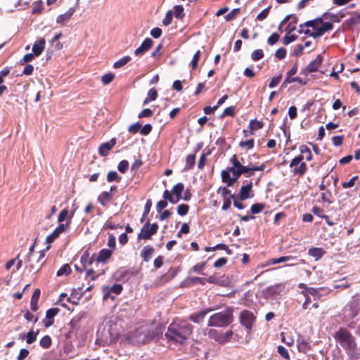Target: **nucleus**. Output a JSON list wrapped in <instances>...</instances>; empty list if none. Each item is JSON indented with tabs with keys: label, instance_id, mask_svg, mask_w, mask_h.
Wrapping results in <instances>:
<instances>
[{
	"label": "nucleus",
	"instance_id": "nucleus-1",
	"mask_svg": "<svg viewBox=\"0 0 360 360\" xmlns=\"http://www.w3.org/2000/svg\"><path fill=\"white\" fill-rule=\"evenodd\" d=\"M333 338L352 360L359 359L360 348L358 347L355 337L347 328L345 327L339 328L334 333Z\"/></svg>",
	"mask_w": 360,
	"mask_h": 360
},
{
	"label": "nucleus",
	"instance_id": "nucleus-2",
	"mask_svg": "<svg viewBox=\"0 0 360 360\" xmlns=\"http://www.w3.org/2000/svg\"><path fill=\"white\" fill-rule=\"evenodd\" d=\"M193 326L186 321H174L169 326L165 335L169 341L183 345L193 333Z\"/></svg>",
	"mask_w": 360,
	"mask_h": 360
},
{
	"label": "nucleus",
	"instance_id": "nucleus-3",
	"mask_svg": "<svg viewBox=\"0 0 360 360\" xmlns=\"http://www.w3.org/2000/svg\"><path fill=\"white\" fill-rule=\"evenodd\" d=\"M327 15L328 13L326 12L321 17L300 24L299 27H312L314 31L311 32L310 30L307 29L306 30H300V33H304L316 39L323 36L326 32L330 31L333 28V22H323V18H327Z\"/></svg>",
	"mask_w": 360,
	"mask_h": 360
},
{
	"label": "nucleus",
	"instance_id": "nucleus-4",
	"mask_svg": "<svg viewBox=\"0 0 360 360\" xmlns=\"http://www.w3.org/2000/svg\"><path fill=\"white\" fill-rule=\"evenodd\" d=\"M233 321V311L227 309L224 311H220L212 314L207 322L210 327L224 328L231 324Z\"/></svg>",
	"mask_w": 360,
	"mask_h": 360
},
{
	"label": "nucleus",
	"instance_id": "nucleus-5",
	"mask_svg": "<svg viewBox=\"0 0 360 360\" xmlns=\"http://www.w3.org/2000/svg\"><path fill=\"white\" fill-rule=\"evenodd\" d=\"M230 162L232 165L238 167V169H236V172L233 174V177H231L228 172H224V176L226 180H227V186H233L242 174H246L248 176V169L247 166L243 165L240 163L236 155L231 156Z\"/></svg>",
	"mask_w": 360,
	"mask_h": 360
},
{
	"label": "nucleus",
	"instance_id": "nucleus-6",
	"mask_svg": "<svg viewBox=\"0 0 360 360\" xmlns=\"http://www.w3.org/2000/svg\"><path fill=\"white\" fill-rule=\"evenodd\" d=\"M359 309V301L358 300H352L343 307L340 316L343 322H347L357 316Z\"/></svg>",
	"mask_w": 360,
	"mask_h": 360
},
{
	"label": "nucleus",
	"instance_id": "nucleus-7",
	"mask_svg": "<svg viewBox=\"0 0 360 360\" xmlns=\"http://www.w3.org/2000/svg\"><path fill=\"white\" fill-rule=\"evenodd\" d=\"M184 190L183 183H178L173 186L172 191L165 190L163 193V198L168 200L171 203L176 204L182 198V193Z\"/></svg>",
	"mask_w": 360,
	"mask_h": 360
},
{
	"label": "nucleus",
	"instance_id": "nucleus-8",
	"mask_svg": "<svg viewBox=\"0 0 360 360\" xmlns=\"http://www.w3.org/2000/svg\"><path fill=\"white\" fill-rule=\"evenodd\" d=\"M302 155L295 157L290 163V167L295 176H302L307 171V164L303 161Z\"/></svg>",
	"mask_w": 360,
	"mask_h": 360
},
{
	"label": "nucleus",
	"instance_id": "nucleus-9",
	"mask_svg": "<svg viewBox=\"0 0 360 360\" xmlns=\"http://www.w3.org/2000/svg\"><path fill=\"white\" fill-rule=\"evenodd\" d=\"M159 229L157 223L150 224L149 220L142 226L140 233L137 236L138 240H150L153 235H155Z\"/></svg>",
	"mask_w": 360,
	"mask_h": 360
},
{
	"label": "nucleus",
	"instance_id": "nucleus-10",
	"mask_svg": "<svg viewBox=\"0 0 360 360\" xmlns=\"http://www.w3.org/2000/svg\"><path fill=\"white\" fill-rule=\"evenodd\" d=\"M256 316L254 314L249 311L244 309L243 310L239 316L240 323L245 328L248 333L252 330L253 323L255 322Z\"/></svg>",
	"mask_w": 360,
	"mask_h": 360
},
{
	"label": "nucleus",
	"instance_id": "nucleus-11",
	"mask_svg": "<svg viewBox=\"0 0 360 360\" xmlns=\"http://www.w3.org/2000/svg\"><path fill=\"white\" fill-rule=\"evenodd\" d=\"M323 62V57L318 55L316 58L310 62L307 66L302 71V73L307 75L309 73L316 72Z\"/></svg>",
	"mask_w": 360,
	"mask_h": 360
},
{
	"label": "nucleus",
	"instance_id": "nucleus-12",
	"mask_svg": "<svg viewBox=\"0 0 360 360\" xmlns=\"http://www.w3.org/2000/svg\"><path fill=\"white\" fill-rule=\"evenodd\" d=\"M102 290L104 293L103 300H107L109 297L114 299V297H111L110 293L112 292L115 295H120L123 290V287L121 284L115 283L111 287L103 286Z\"/></svg>",
	"mask_w": 360,
	"mask_h": 360
},
{
	"label": "nucleus",
	"instance_id": "nucleus-13",
	"mask_svg": "<svg viewBox=\"0 0 360 360\" xmlns=\"http://www.w3.org/2000/svg\"><path fill=\"white\" fill-rule=\"evenodd\" d=\"M212 311L211 308H207L191 314L188 317V320L195 323H200L204 320L205 316Z\"/></svg>",
	"mask_w": 360,
	"mask_h": 360
},
{
	"label": "nucleus",
	"instance_id": "nucleus-14",
	"mask_svg": "<svg viewBox=\"0 0 360 360\" xmlns=\"http://www.w3.org/2000/svg\"><path fill=\"white\" fill-rule=\"evenodd\" d=\"M252 181H250L247 185L242 186L239 194H238V199L240 201H243L248 198H250L253 196V194H251L252 193Z\"/></svg>",
	"mask_w": 360,
	"mask_h": 360
},
{
	"label": "nucleus",
	"instance_id": "nucleus-15",
	"mask_svg": "<svg viewBox=\"0 0 360 360\" xmlns=\"http://www.w3.org/2000/svg\"><path fill=\"white\" fill-rule=\"evenodd\" d=\"M116 143V139L112 138L109 141L102 143L98 148L100 155L103 157L107 156Z\"/></svg>",
	"mask_w": 360,
	"mask_h": 360
},
{
	"label": "nucleus",
	"instance_id": "nucleus-16",
	"mask_svg": "<svg viewBox=\"0 0 360 360\" xmlns=\"http://www.w3.org/2000/svg\"><path fill=\"white\" fill-rule=\"evenodd\" d=\"M76 11L75 7L70 8L65 13L59 15L56 18V22L62 25L69 22Z\"/></svg>",
	"mask_w": 360,
	"mask_h": 360
},
{
	"label": "nucleus",
	"instance_id": "nucleus-17",
	"mask_svg": "<svg viewBox=\"0 0 360 360\" xmlns=\"http://www.w3.org/2000/svg\"><path fill=\"white\" fill-rule=\"evenodd\" d=\"M153 41L150 38H146L141 43V46L134 51L136 56H141L148 51L153 46Z\"/></svg>",
	"mask_w": 360,
	"mask_h": 360
},
{
	"label": "nucleus",
	"instance_id": "nucleus-18",
	"mask_svg": "<svg viewBox=\"0 0 360 360\" xmlns=\"http://www.w3.org/2000/svg\"><path fill=\"white\" fill-rule=\"evenodd\" d=\"M113 200V195L108 191H103L98 196V202L103 206L106 207Z\"/></svg>",
	"mask_w": 360,
	"mask_h": 360
},
{
	"label": "nucleus",
	"instance_id": "nucleus-19",
	"mask_svg": "<svg viewBox=\"0 0 360 360\" xmlns=\"http://www.w3.org/2000/svg\"><path fill=\"white\" fill-rule=\"evenodd\" d=\"M11 68L8 66L4 67L0 70V96L7 91V87L3 84L4 78L7 77L11 72Z\"/></svg>",
	"mask_w": 360,
	"mask_h": 360
},
{
	"label": "nucleus",
	"instance_id": "nucleus-20",
	"mask_svg": "<svg viewBox=\"0 0 360 360\" xmlns=\"http://www.w3.org/2000/svg\"><path fill=\"white\" fill-rule=\"evenodd\" d=\"M58 308H51L46 311V318L47 319V321H44V326L46 327H49L53 324V318L58 314Z\"/></svg>",
	"mask_w": 360,
	"mask_h": 360
},
{
	"label": "nucleus",
	"instance_id": "nucleus-21",
	"mask_svg": "<svg viewBox=\"0 0 360 360\" xmlns=\"http://www.w3.org/2000/svg\"><path fill=\"white\" fill-rule=\"evenodd\" d=\"M46 41L44 38H41L37 41L32 46L33 54L36 56H40L45 48Z\"/></svg>",
	"mask_w": 360,
	"mask_h": 360
},
{
	"label": "nucleus",
	"instance_id": "nucleus-22",
	"mask_svg": "<svg viewBox=\"0 0 360 360\" xmlns=\"http://www.w3.org/2000/svg\"><path fill=\"white\" fill-rule=\"evenodd\" d=\"M112 251L108 249H102L99 251L96 262H106L112 256Z\"/></svg>",
	"mask_w": 360,
	"mask_h": 360
},
{
	"label": "nucleus",
	"instance_id": "nucleus-23",
	"mask_svg": "<svg viewBox=\"0 0 360 360\" xmlns=\"http://www.w3.org/2000/svg\"><path fill=\"white\" fill-rule=\"evenodd\" d=\"M297 347L298 351L304 354H307L311 348L309 342L302 338H298Z\"/></svg>",
	"mask_w": 360,
	"mask_h": 360
},
{
	"label": "nucleus",
	"instance_id": "nucleus-24",
	"mask_svg": "<svg viewBox=\"0 0 360 360\" xmlns=\"http://www.w3.org/2000/svg\"><path fill=\"white\" fill-rule=\"evenodd\" d=\"M45 257V250H41L39 252V256L37 260V264L35 265L33 263L30 262L29 268L31 270H35L36 271H38L44 264L45 260H43Z\"/></svg>",
	"mask_w": 360,
	"mask_h": 360
},
{
	"label": "nucleus",
	"instance_id": "nucleus-25",
	"mask_svg": "<svg viewBox=\"0 0 360 360\" xmlns=\"http://www.w3.org/2000/svg\"><path fill=\"white\" fill-rule=\"evenodd\" d=\"M155 249L153 247L148 245L143 247L142 251L141 252V257H142L144 262H148L152 257V255L154 253Z\"/></svg>",
	"mask_w": 360,
	"mask_h": 360
},
{
	"label": "nucleus",
	"instance_id": "nucleus-26",
	"mask_svg": "<svg viewBox=\"0 0 360 360\" xmlns=\"http://www.w3.org/2000/svg\"><path fill=\"white\" fill-rule=\"evenodd\" d=\"M40 295L41 291L39 288L35 289L32 293L30 302V309L33 311H36L38 309L37 303L39 300Z\"/></svg>",
	"mask_w": 360,
	"mask_h": 360
},
{
	"label": "nucleus",
	"instance_id": "nucleus-27",
	"mask_svg": "<svg viewBox=\"0 0 360 360\" xmlns=\"http://www.w3.org/2000/svg\"><path fill=\"white\" fill-rule=\"evenodd\" d=\"M74 212L70 214L69 210L66 208L62 210L58 217V223H63L64 221H68V219L72 222V218L73 217Z\"/></svg>",
	"mask_w": 360,
	"mask_h": 360
},
{
	"label": "nucleus",
	"instance_id": "nucleus-28",
	"mask_svg": "<svg viewBox=\"0 0 360 360\" xmlns=\"http://www.w3.org/2000/svg\"><path fill=\"white\" fill-rule=\"evenodd\" d=\"M326 253V251L321 248H312L308 250L309 255L315 258L316 260L320 259Z\"/></svg>",
	"mask_w": 360,
	"mask_h": 360
},
{
	"label": "nucleus",
	"instance_id": "nucleus-29",
	"mask_svg": "<svg viewBox=\"0 0 360 360\" xmlns=\"http://www.w3.org/2000/svg\"><path fill=\"white\" fill-rule=\"evenodd\" d=\"M221 333L219 330L216 329H210L207 331V335L210 338L214 340V341L217 342L219 344H221V341L223 340L221 339Z\"/></svg>",
	"mask_w": 360,
	"mask_h": 360
},
{
	"label": "nucleus",
	"instance_id": "nucleus-30",
	"mask_svg": "<svg viewBox=\"0 0 360 360\" xmlns=\"http://www.w3.org/2000/svg\"><path fill=\"white\" fill-rule=\"evenodd\" d=\"M158 91L153 87L148 91L147 97L143 100V104L146 105L150 101L156 100L158 98Z\"/></svg>",
	"mask_w": 360,
	"mask_h": 360
},
{
	"label": "nucleus",
	"instance_id": "nucleus-31",
	"mask_svg": "<svg viewBox=\"0 0 360 360\" xmlns=\"http://www.w3.org/2000/svg\"><path fill=\"white\" fill-rule=\"evenodd\" d=\"M206 283L215 284L220 286L225 285L224 281H222L221 278H219L215 275L210 276L209 277L206 278Z\"/></svg>",
	"mask_w": 360,
	"mask_h": 360
},
{
	"label": "nucleus",
	"instance_id": "nucleus-32",
	"mask_svg": "<svg viewBox=\"0 0 360 360\" xmlns=\"http://www.w3.org/2000/svg\"><path fill=\"white\" fill-rule=\"evenodd\" d=\"M296 259V257H292V256H283V257H281L279 258H273V259H271L269 260V264H278V263H281V262H288L290 260H292V259Z\"/></svg>",
	"mask_w": 360,
	"mask_h": 360
},
{
	"label": "nucleus",
	"instance_id": "nucleus-33",
	"mask_svg": "<svg viewBox=\"0 0 360 360\" xmlns=\"http://www.w3.org/2000/svg\"><path fill=\"white\" fill-rule=\"evenodd\" d=\"M263 127L264 123L262 121L254 119L250 121L248 128L250 131H255L262 129Z\"/></svg>",
	"mask_w": 360,
	"mask_h": 360
},
{
	"label": "nucleus",
	"instance_id": "nucleus-34",
	"mask_svg": "<svg viewBox=\"0 0 360 360\" xmlns=\"http://www.w3.org/2000/svg\"><path fill=\"white\" fill-rule=\"evenodd\" d=\"M43 10V1L41 0L36 1L32 3V14H40Z\"/></svg>",
	"mask_w": 360,
	"mask_h": 360
},
{
	"label": "nucleus",
	"instance_id": "nucleus-35",
	"mask_svg": "<svg viewBox=\"0 0 360 360\" xmlns=\"http://www.w3.org/2000/svg\"><path fill=\"white\" fill-rule=\"evenodd\" d=\"M121 179L122 177L117 174L116 171H110L107 174L108 182H120Z\"/></svg>",
	"mask_w": 360,
	"mask_h": 360
},
{
	"label": "nucleus",
	"instance_id": "nucleus-36",
	"mask_svg": "<svg viewBox=\"0 0 360 360\" xmlns=\"http://www.w3.org/2000/svg\"><path fill=\"white\" fill-rule=\"evenodd\" d=\"M195 163V154H191L186 158V169H191Z\"/></svg>",
	"mask_w": 360,
	"mask_h": 360
},
{
	"label": "nucleus",
	"instance_id": "nucleus-37",
	"mask_svg": "<svg viewBox=\"0 0 360 360\" xmlns=\"http://www.w3.org/2000/svg\"><path fill=\"white\" fill-rule=\"evenodd\" d=\"M104 274L103 270L101 273H96L93 269H89L86 271V278H90L91 281H95L100 275Z\"/></svg>",
	"mask_w": 360,
	"mask_h": 360
},
{
	"label": "nucleus",
	"instance_id": "nucleus-38",
	"mask_svg": "<svg viewBox=\"0 0 360 360\" xmlns=\"http://www.w3.org/2000/svg\"><path fill=\"white\" fill-rule=\"evenodd\" d=\"M130 60H131L130 56H124L122 58L119 59L118 60H117L116 62L114 63L113 68H116V69L120 68L124 66V65H126Z\"/></svg>",
	"mask_w": 360,
	"mask_h": 360
},
{
	"label": "nucleus",
	"instance_id": "nucleus-39",
	"mask_svg": "<svg viewBox=\"0 0 360 360\" xmlns=\"http://www.w3.org/2000/svg\"><path fill=\"white\" fill-rule=\"evenodd\" d=\"M39 330L34 332L32 330H30L26 335V342L27 344H32L37 340V337L39 334Z\"/></svg>",
	"mask_w": 360,
	"mask_h": 360
},
{
	"label": "nucleus",
	"instance_id": "nucleus-40",
	"mask_svg": "<svg viewBox=\"0 0 360 360\" xmlns=\"http://www.w3.org/2000/svg\"><path fill=\"white\" fill-rule=\"evenodd\" d=\"M40 346L44 349H48L51 346L52 340L49 335L42 337L39 342Z\"/></svg>",
	"mask_w": 360,
	"mask_h": 360
},
{
	"label": "nucleus",
	"instance_id": "nucleus-41",
	"mask_svg": "<svg viewBox=\"0 0 360 360\" xmlns=\"http://www.w3.org/2000/svg\"><path fill=\"white\" fill-rule=\"evenodd\" d=\"M174 15L176 18L181 20L184 18L185 14L184 13V7L181 5H176L174 7Z\"/></svg>",
	"mask_w": 360,
	"mask_h": 360
},
{
	"label": "nucleus",
	"instance_id": "nucleus-42",
	"mask_svg": "<svg viewBox=\"0 0 360 360\" xmlns=\"http://www.w3.org/2000/svg\"><path fill=\"white\" fill-rule=\"evenodd\" d=\"M277 352L284 359H285V360H290V354L288 353V349L285 347H283L282 345L278 346Z\"/></svg>",
	"mask_w": 360,
	"mask_h": 360
},
{
	"label": "nucleus",
	"instance_id": "nucleus-43",
	"mask_svg": "<svg viewBox=\"0 0 360 360\" xmlns=\"http://www.w3.org/2000/svg\"><path fill=\"white\" fill-rule=\"evenodd\" d=\"M71 273V268L68 264H63L57 271V276L69 275Z\"/></svg>",
	"mask_w": 360,
	"mask_h": 360
},
{
	"label": "nucleus",
	"instance_id": "nucleus-44",
	"mask_svg": "<svg viewBox=\"0 0 360 360\" xmlns=\"http://www.w3.org/2000/svg\"><path fill=\"white\" fill-rule=\"evenodd\" d=\"M206 278H200V277H192L191 278H188L186 280V282H188L189 284H196L200 283L202 285H205L206 283Z\"/></svg>",
	"mask_w": 360,
	"mask_h": 360
},
{
	"label": "nucleus",
	"instance_id": "nucleus-45",
	"mask_svg": "<svg viewBox=\"0 0 360 360\" xmlns=\"http://www.w3.org/2000/svg\"><path fill=\"white\" fill-rule=\"evenodd\" d=\"M264 207L265 205L263 203H255L251 206L250 210L252 214H256L260 213L264 210Z\"/></svg>",
	"mask_w": 360,
	"mask_h": 360
},
{
	"label": "nucleus",
	"instance_id": "nucleus-46",
	"mask_svg": "<svg viewBox=\"0 0 360 360\" xmlns=\"http://www.w3.org/2000/svg\"><path fill=\"white\" fill-rule=\"evenodd\" d=\"M300 150L301 153L300 155H303V154L304 153H306V155H308L306 158V160L307 161H311L312 160V154L309 147H307L305 145H302L300 147Z\"/></svg>",
	"mask_w": 360,
	"mask_h": 360
},
{
	"label": "nucleus",
	"instance_id": "nucleus-47",
	"mask_svg": "<svg viewBox=\"0 0 360 360\" xmlns=\"http://www.w3.org/2000/svg\"><path fill=\"white\" fill-rule=\"evenodd\" d=\"M90 257V254L89 250H85L83 254L81 255L80 262L83 266L84 269H86L88 266V261Z\"/></svg>",
	"mask_w": 360,
	"mask_h": 360
},
{
	"label": "nucleus",
	"instance_id": "nucleus-48",
	"mask_svg": "<svg viewBox=\"0 0 360 360\" xmlns=\"http://www.w3.org/2000/svg\"><path fill=\"white\" fill-rule=\"evenodd\" d=\"M201 52L200 50L197 51L194 54L193 59L191 62V68L193 70H195L198 67V61L200 58Z\"/></svg>",
	"mask_w": 360,
	"mask_h": 360
},
{
	"label": "nucleus",
	"instance_id": "nucleus-49",
	"mask_svg": "<svg viewBox=\"0 0 360 360\" xmlns=\"http://www.w3.org/2000/svg\"><path fill=\"white\" fill-rule=\"evenodd\" d=\"M115 78V75L112 72L105 74L101 77V82L104 85H107L112 82Z\"/></svg>",
	"mask_w": 360,
	"mask_h": 360
},
{
	"label": "nucleus",
	"instance_id": "nucleus-50",
	"mask_svg": "<svg viewBox=\"0 0 360 360\" xmlns=\"http://www.w3.org/2000/svg\"><path fill=\"white\" fill-rule=\"evenodd\" d=\"M248 177L251 176L253 174V172L255 171H263L265 168V165L262 164L260 166H253V165H248Z\"/></svg>",
	"mask_w": 360,
	"mask_h": 360
},
{
	"label": "nucleus",
	"instance_id": "nucleus-51",
	"mask_svg": "<svg viewBox=\"0 0 360 360\" xmlns=\"http://www.w3.org/2000/svg\"><path fill=\"white\" fill-rule=\"evenodd\" d=\"M189 211V206L186 204H181L177 206V213L181 216H185Z\"/></svg>",
	"mask_w": 360,
	"mask_h": 360
},
{
	"label": "nucleus",
	"instance_id": "nucleus-52",
	"mask_svg": "<svg viewBox=\"0 0 360 360\" xmlns=\"http://www.w3.org/2000/svg\"><path fill=\"white\" fill-rule=\"evenodd\" d=\"M271 6H268L265 9L262 10L257 15L256 19L259 21H262L266 19L269 13Z\"/></svg>",
	"mask_w": 360,
	"mask_h": 360
},
{
	"label": "nucleus",
	"instance_id": "nucleus-53",
	"mask_svg": "<svg viewBox=\"0 0 360 360\" xmlns=\"http://www.w3.org/2000/svg\"><path fill=\"white\" fill-rule=\"evenodd\" d=\"M236 115V112H235V106H229L228 108H226L221 115V117L223 118L226 116H231V117H234Z\"/></svg>",
	"mask_w": 360,
	"mask_h": 360
},
{
	"label": "nucleus",
	"instance_id": "nucleus-54",
	"mask_svg": "<svg viewBox=\"0 0 360 360\" xmlns=\"http://www.w3.org/2000/svg\"><path fill=\"white\" fill-rule=\"evenodd\" d=\"M205 266V262L198 263L191 268V271L205 275V273L202 272Z\"/></svg>",
	"mask_w": 360,
	"mask_h": 360
},
{
	"label": "nucleus",
	"instance_id": "nucleus-55",
	"mask_svg": "<svg viewBox=\"0 0 360 360\" xmlns=\"http://www.w3.org/2000/svg\"><path fill=\"white\" fill-rule=\"evenodd\" d=\"M264 57V52L262 49L255 50L251 54V58L254 61H257Z\"/></svg>",
	"mask_w": 360,
	"mask_h": 360
},
{
	"label": "nucleus",
	"instance_id": "nucleus-56",
	"mask_svg": "<svg viewBox=\"0 0 360 360\" xmlns=\"http://www.w3.org/2000/svg\"><path fill=\"white\" fill-rule=\"evenodd\" d=\"M297 39V36L295 34H290V33H287L283 39V43L285 45H288L291 42L295 41Z\"/></svg>",
	"mask_w": 360,
	"mask_h": 360
},
{
	"label": "nucleus",
	"instance_id": "nucleus-57",
	"mask_svg": "<svg viewBox=\"0 0 360 360\" xmlns=\"http://www.w3.org/2000/svg\"><path fill=\"white\" fill-rule=\"evenodd\" d=\"M190 232V228L188 223H184L181 225V227L179 232L176 234V236L178 238H181L182 236V234H187Z\"/></svg>",
	"mask_w": 360,
	"mask_h": 360
},
{
	"label": "nucleus",
	"instance_id": "nucleus-58",
	"mask_svg": "<svg viewBox=\"0 0 360 360\" xmlns=\"http://www.w3.org/2000/svg\"><path fill=\"white\" fill-rule=\"evenodd\" d=\"M332 194L330 191H326L321 193V200L323 202H327L328 204H331L333 201L331 200Z\"/></svg>",
	"mask_w": 360,
	"mask_h": 360
},
{
	"label": "nucleus",
	"instance_id": "nucleus-59",
	"mask_svg": "<svg viewBox=\"0 0 360 360\" xmlns=\"http://www.w3.org/2000/svg\"><path fill=\"white\" fill-rule=\"evenodd\" d=\"M255 146V141L253 139L247 140V141H241L239 143V146L243 148L247 147L248 149H252Z\"/></svg>",
	"mask_w": 360,
	"mask_h": 360
},
{
	"label": "nucleus",
	"instance_id": "nucleus-60",
	"mask_svg": "<svg viewBox=\"0 0 360 360\" xmlns=\"http://www.w3.org/2000/svg\"><path fill=\"white\" fill-rule=\"evenodd\" d=\"M279 39H280V34L276 32H274L268 38L267 43L269 45L273 46L278 42Z\"/></svg>",
	"mask_w": 360,
	"mask_h": 360
},
{
	"label": "nucleus",
	"instance_id": "nucleus-61",
	"mask_svg": "<svg viewBox=\"0 0 360 360\" xmlns=\"http://www.w3.org/2000/svg\"><path fill=\"white\" fill-rule=\"evenodd\" d=\"M358 179H359L358 176H354L349 181L342 182V188H348L354 186L356 184V180H358Z\"/></svg>",
	"mask_w": 360,
	"mask_h": 360
},
{
	"label": "nucleus",
	"instance_id": "nucleus-62",
	"mask_svg": "<svg viewBox=\"0 0 360 360\" xmlns=\"http://www.w3.org/2000/svg\"><path fill=\"white\" fill-rule=\"evenodd\" d=\"M128 167H129L128 161L124 160H122L120 162V163L118 164V166H117V169L121 173L124 174L126 172V171L127 170Z\"/></svg>",
	"mask_w": 360,
	"mask_h": 360
},
{
	"label": "nucleus",
	"instance_id": "nucleus-63",
	"mask_svg": "<svg viewBox=\"0 0 360 360\" xmlns=\"http://www.w3.org/2000/svg\"><path fill=\"white\" fill-rule=\"evenodd\" d=\"M173 13L172 11H168L166 13L165 18L162 20V24L165 26L170 25L172 22Z\"/></svg>",
	"mask_w": 360,
	"mask_h": 360
},
{
	"label": "nucleus",
	"instance_id": "nucleus-64",
	"mask_svg": "<svg viewBox=\"0 0 360 360\" xmlns=\"http://www.w3.org/2000/svg\"><path fill=\"white\" fill-rule=\"evenodd\" d=\"M304 49V46H302V44H297L295 46L292 55L294 56H300L303 53Z\"/></svg>",
	"mask_w": 360,
	"mask_h": 360
}]
</instances>
